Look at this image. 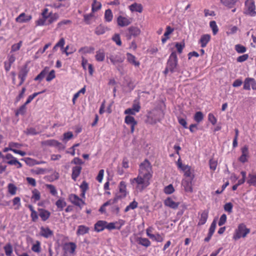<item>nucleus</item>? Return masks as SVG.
<instances>
[{
  "label": "nucleus",
  "mask_w": 256,
  "mask_h": 256,
  "mask_svg": "<svg viewBox=\"0 0 256 256\" xmlns=\"http://www.w3.org/2000/svg\"><path fill=\"white\" fill-rule=\"evenodd\" d=\"M152 166L148 160H145L139 166L138 175L130 180L132 188L138 192H141L150 184L152 178Z\"/></svg>",
  "instance_id": "nucleus-1"
},
{
  "label": "nucleus",
  "mask_w": 256,
  "mask_h": 256,
  "mask_svg": "<svg viewBox=\"0 0 256 256\" xmlns=\"http://www.w3.org/2000/svg\"><path fill=\"white\" fill-rule=\"evenodd\" d=\"M59 14L56 12H48V10L45 8L42 10L40 16L36 21L37 26L50 25L56 22L59 18Z\"/></svg>",
  "instance_id": "nucleus-2"
},
{
  "label": "nucleus",
  "mask_w": 256,
  "mask_h": 256,
  "mask_svg": "<svg viewBox=\"0 0 256 256\" xmlns=\"http://www.w3.org/2000/svg\"><path fill=\"white\" fill-rule=\"evenodd\" d=\"M178 58L176 52H172L169 56L167 62L166 66L164 70V74L169 72H174L178 71Z\"/></svg>",
  "instance_id": "nucleus-3"
},
{
  "label": "nucleus",
  "mask_w": 256,
  "mask_h": 256,
  "mask_svg": "<svg viewBox=\"0 0 256 256\" xmlns=\"http://www.w3.org/2000/svg\"><path fill=\"white\" fill-rule=\"evenodd\" d=\"M164 118L163 113L158 110H153L148 112L146 122L150 124H154L160 122Z\"/></svg>",
  "instance_id": "nucleus-4"
},
{
  "label": "nucleus",
  "mask_w": 256,
  "mask_h": 256,
  "mask_svg": "<svg viewBox=\"0 0 256 256\" xmlns=\"http://www.w3.org/2000/svg\"><path fill=\"white\" fill-rule=\"evenodd\" d=\"M177 166L184 172V178L194 180V170L188 165L184 164L180 158L178 160Z\"/></svg>",
  "instance_id": "nucleus-5"
},
{
  "label": "nucleus",
  "mask_w": 256,
  "mask_h": 256,
  "mask_svg": "<svg viewBox=\"0 0 256 256\" xmlns=\"http://www.w3.org/2000/svg\"><path fill=\"white\" fill-rule=\"evenodd\" d=\"M250 232V230L244 224H240L236 229L232 238L235 240H238L241 238H245Z\"/></svg>",
  "instance_id": "nucleus-6"
},
{
  "label": "nucleus",
  "mask_w": 256,
  "mask_h": 256,
  "mask_svg": "<svg viewBox=\"0 0 256 256\" xmlns=\"http://www.w3.org/2000/svg\"><path fill=\"white\" fill-rule=\"evenodd\" d=\"M108 58L110 62L114 66H116L124 62V56L120 52L112 53L109 54Z\"/></svg>",
  "instance_id": "nucleus-7"
},
{
  "label": "nucleus",
  "mask_w": 256,
  "mask_h": 256,
  "mask_svg": "<svg viewBox=\"0 0 256 256\" xmlns=\"http://www.w3.org/2000/svg\"><path fill=\"white\" fill-rule=\"evenodd\" d=\"M246 14L254 16L256 14V6L252 0H247L245 2Z\"/></svg>",
  "instance_id": "nucleus-8"
},
{
  "label": "nucleus",
  "mask_w": 256,
  "mask_h": 256,
  "mask_svg": "<svg viewBox=\"0 0 256 256\" xmlns=\"http://www.w3.org/2000/svg\"><path fill=\"white\" fill-rule=\"evenodd\" d=\"M68 198L72 204L80 208H82L86 204L84 200L80 198L75 194H70Z\"/></svg>",
  "instance_id": "nucleus-9"
},
{
  "label": "nucleus",
  "mask_w": 256,
  "mask_h": 256,
  "mask_svg": "<svg viewBox=\"0 0 256 256\" xmlns=\"http://www.w3.org/2000/svg\"><path fill=\"white\" fill-rule=\"evenodd\" d=\"M194 180L190 178H184L182 182V185L185 192H192L193 191L192 181Z\"/></svg>",
  "instance_id": "nucleus-10"
},
{
  "label": "nucleus",
  "mask_w": 256,
  "mask_h": 256,
  "mask_svg": "<svg viewBox=\"0 0 256 256\" xmlns=\"http://www.w3.org/2000/svg\"><path fill=\"white\" fill-rule=\"evenodd\" d=\"M250 87L252 89L256 90V82L253 78H246L244 81V89L250 90Z\"/></svg>",
  "instance_id": "nucleus-11"
},
{
  "label": "nucleus",
  "mask_w": 256,
  "mask_h": 256,
  "mask_svg": "<svg viewBox=\"0 0 256 256\" xmlns=\"http://www.w3.org/2000/svg\"><path fill=\"white\" fill-rule=\"evenodd\" d=\"M124 221L122 220H120L118 222L108 223L106 222V228L108 230L114 229L120 230L121 227L124 224Z\"/></svg>",
  "instance_id": "nucleus-12"
},
{
  "label": "nucleus",
  "mask_w": 256,
  "mask_h": 256,
  "mask_svg": "<svg viewBox=\"0 0 256 256\" xmlns=\"http://www.w3.org/2000/svg\"><path fill=\"white\" fill-rule=\"evenodd\" d=\"M132 22V19L128 16H119L117 18V23L118 26L124 27L128 26Z\"/></svg>",
  "instance_id": "nucleus-13"
},
{
  "label": "nucleus",
  "mask_w": 256,
  "mask_h": 256,
  "mask_svg": "<svg viewBox=\"0 0 256 256\" xmlns=\"http://www.w3.org/2000/svg\"><path fill=\"white\" fill-rule=\"evenodd\" d=\"M124 122L130 126V132L133 133L134 130V126L137 124L134 118L130 116H126L125 117Z\"/></svg>",
  "instance_id": "nucleus-14"
},
{
  "label": "nucleus",
  "mask_w": 256,
  "mask_h": 256,
  "mask_svg": "<svg viewBox=\"0 0 256 256\" xmlns=\"http://www.w3.org/2000/svg\"><path fill=\"white\" fill-rule=\"evenodd\" d=\"M40 234L45 238L52 237L53 234V232L48 227L42 226L40 228Z\"/></svg>",
  "instance_id": "nucleus-15"
},
{
  "label": "nucleus",
  "mask_w": 256,
  "mask_h": 256,
  "mask_svg": "<svg viewBox=\"0 0 256 256\" xmlns=\"http://www.w3.org/2000/svg\"><path fill=\"white\" fill-rule=\"evenodd\" d=\"M164 204L170 208L176 209L178 206L180 202H175L172 198L168 197L164 200Z\"/></svg>",
  "instance_id": "nucleus-16"
},
{
  "label": "nucleus",
  "mask_w": 256,
  "mask_h": 256,
  "mask_svg": "<svg viewBox=\"0 0 256 256\" xmlns=\"http://www.w3.org/2000/svg\"><path fill=\"white\" fill-rule=\"evenodd\" d=\"M128 38L130 39L132 36L136 37L139 36L140 34V30L139 28L136 26H130L128 28Z\"/></svg>",
  "instance_id": "nucleus-17"
},
{
  "label": "nucleus",
  "mask_w": 256,
  "mask_h": 256,
  "mask_svg": "<svg viewBox=\"0 0 256 256\" xmlns=\"http://www.w3.org/2000/svg\"><path fill=\"white\" fill-rule=\"evenodd\" d=\"M32 18L30 15H26L25 13L22 12L16 18V21L20 23L26 22L30 21Z\"/></svg>",
  "instance_id": "nucleus-18"
},
{
  "label": "nucleus",
  "mask_w": 256,
  "mask_h": 256,
  "mask_svg": "<svg viewBox=\"0 0 256 256\" xmlns=\"http://www.w3.org/2000/svg\"><path fill=\"white\" fill-rule=\"evenodd\" d=\"M38 216L44 222L48 220L50 216V212L45 209L39 208L38 209Z\"/></svg>",
  "instance_id": "nucleus-19"
},
{
  "label": "nucleus",
  "mask_w": 256,
  "mask_h": 256,
  "mask_svg": "<svg viewBox=\"0 0 256 256\" xmlns=\"http://www.w3.org/2000/svg\"><path fill=\"white\" fill-rule=\"evenodd\" d=\"M242 154L239 158V160L240 162L244 163L247 161L248 157V146H243L242 148Z\"/></svg>",
  "instance_id": "nucleus-20"
},
{
  "label": "nucleus",
  "mask_w": 256,
  "mask_h": 256,
  "mask_svg": "<svg viewBox=\"0 0 256 256\" xmlns=\"http://www.w3.org/2000/svg\"><path fill=\"white\" fill-rule=\"evenodd\" d=\"M90 231V228L84 225H80L78 227L76 230L77 236H83L85 234H88Z\"/></svg>",
  "instance_id": "nucleus-21"
},
{
  "label": "nucleus",
  "mask_w": 256,
  "mask_h": 256,
  "mask_svg": "<svg viewBox=\"0 0 256 256\" xmlns=\"http://www.w3.org/2000/svg\"><path fill=\"white\" fill-rule=\"evenodd\" d=\"M210 40V36L208 34H205L202 36L199 42L201 47H206Z\"/></svg>",
  "instance_id": "nucleus-22"
},
{
  "label": "nucleus",
  "mask_w": 256,
  "mask_h": 256,
  "mask_svg": "<svg viewBox=\"0 0 256 256\" xmlns=\"http://www.w3.org/2000/svg\"><path fill=\"white\" fill-rule=\"evenodd\" d=\"M106 222L99 220L94 224V230L97 232H100L106 228Z\"/></svg>",
  "instance_id": "nucleus-23"
},
{
  "label": "nucleus",
  "mask_w": 256,
  "mask_h": 256,
  "mask_svg": "<svg viewBox=\"0 0 256 256\" xmlns=\"http://www.w3.org/2000/svg\"><path fill=\"white\" fill-rule=\"evenodd\" d=\"M246 182L250 186L256 187V174H249L247 178Z\"/></svg>",
  "instance_id": "nucleus-24"
},
{
  "label": "nucleus",
  "mask_w": 256,
  "mask_h": 256,
  "mask_svg": "<svg viewBox=\"0 0 256 256\" xmlns=\"http://www.w3.org/2000/svg\"><path fill=\"white\" fill-rule=\"evenodd\" d=\"M129 9L132 12H142L143 10L142 6L140 4L134 3L129 6Z\"/></svg>",
  "instance_id": "nucleus-25"
},
{
  "label": "nucleus",
  "mask_w": 256,
  "mask_h": 256,
  "mask_svg": "<svg viewBox=\"0 0 256 256\" xmlns=\"http://www.w3.org/2000/svg\"><path fill=\"white\" fill-rule=\"evenodd\" d=\"M82 167L80 166H76L73 167L72 170V178L74 180H76L80 174Z\"/></svg>",
  "instance_id": "nucleus-26"
},
{
  "label": "nucleus",
  "mask_w": 256,
  "mask_h": 256,
  "mask_svg": "<svg viewBox=\"0 0 256 256\" xmlns=\"http://www.w3.org/2000/svg\"><path fill=\"white\" fill-rule=\"evenodd\" d=\"M136 242L139 244L144 246L146 248L148 247L151 244L148 239L142 237L138 238L136 239Z\"/></svg>",
  "instance_id": "nucleus-27"
},
{
  "label": "nucleus",
  "mask_w": 256,
  "mask_h": 256,
  "mask_svg": "<svg viewBox=\"0 0 256 256\" xmlns=\"http://www.w3.org/2000/svg\"><path fill=\"white\" fill-rule=\"evenodd\" d=\"M28 70L26 68H22L20 72L18 74V78L20 80V84H22L25 80L27 76Z\"/></svg>",
  "instance_id": "nucleus-28"
},
{
  "label": "nucleus",
  "mask_w": 256,
  "mask_h": 256,
  "mask_svg": "<svg viewBox=\"0 0 256 256\" xmlns=\"http://www.w3.org/2000/svg\"><path fill=\"white\" fill-rule=\"evenodd\" d=\"M31 200L34 202H36L40 199V193L37 189H34L32 192Z\"/></svg>",
  "instance_id": "nucleus-29"
},
{
  "label": "nucleus",
  "mask_w": 256,
  "mask_h": 256,
  "mask_svg": "<svg viewBox=\"0 0 256 256\" xmlns=\"http://www.w3.org/2000/svg\"><path fill=\"white\" fill-rule=\"evenodd\" d=\"M49 70L48 67H45L44 69L38 74L35 78L34 80H42L48 74Z\"/></svg>",
  "instance_id": "nucleus-30"
},
{
  "label": "nucleus",
  "mask_w": 256,
  "mask_h": 256,
  "mask_svg": "<svg viewBox=\"0 0 256 256\" xmlns=\"http://www.w3.org/2000/svg\"><path fill=\"white\" fill-rule=\"evenodd\" d=\"M208 218V212L206 210H204L201 214L200 217L199 219L198 223V225L204 224L207 220Z\"/></svg>",
  "instance_id": "nucleus-31"
},
{
  "label": "nucleus",
  "mask_w": 256,
  "mask_h": 256,
  "mask_svg": "<svg viewBox=\"0 0 256 256\" xmlns=\"http://www.w3.org/2000/svg\"><path fill=\"white\" fill-rule=\"evenodd\" d=\"M44 143L46 145L56 148H60V146H62L61 143L54 140H48L44 141Z\"/></svg>",
  "instance_id": "nucleus-32"
},
{
  "label": "nucleus",
  "mask_w": 256,
  "mask_h": 256,
  "mask_svg": "<svg viewBox=\"0 0 256 256\" xmlns=\"http://www.w3.org/2000/svg\"><path fill=\"white\" fill-rule=\"evenodd\" d=\"M56 205L58 208L60 210H62L63 208L66 206V203L64 198H60L56 202Z\"/></svg>",
  "instance_id": "nucleus-33"
},
{
  "label": "nucleus",
  "mask_w": 256,
  "mask_h": 256,
  "mask_svg": "<svg viewBox=\"0 0 256 256\" xmlns=\"http://www.w3.org/2000/svg\"><path fill=\"white\" fill-rule=\"evenodd\" d=\"M96 60L98 62H102L105 58V53L103 50H100L96 52L95 56Z\"/></svg>",
  "instance_id": "nucleus-34"
},
{
  "label": "nucleus",
  "mask_w": 256,
  "mask_h": 256,
  "mask_svg": "<svg viewBox=\"0 0 256 256\" xmlns=\"http://www.w3.org/2000/svg\"><path fill=\"white\" fill-rule=\"evenodd\" d=\"M126 56L128 61L129 62L135 66H138L140 65V62L136 61V57L134 55L130 53H127Z\"/></svg>",
  "instance_id": "nucleus-35"
},
{
  "label": "nucleus",
  "mask_w": 256,
  "mask_h": 256,
  "mask_svg": "<svg viewBox=\"0 0 256 256\" xmlns=\"http://www.w3.org/2000/svg\"><path fill=\"white\" fill-rule=\"evenodd\" d=\"M104 18L106 22H110L112 20L113 14L110 9H108L105 11Z\"/></svg>",
  "instance_id": "nucleus-36"
},
{
  "label": "nucleus",
  "mask_w": 256,
  "mask_h": 256,
  "mask_svg": "<svg viewBox=\"0 0 256 256\" xmlns=\"http://www.w3.org/2000/svg\"><path fill=\"white\" fill-rule=\"evenodd\" d=\"M76 248V244L74 242H69L66 244V250L70 254L74 253Z\"/></svg>",
  "instance_id": "nucleus-37"
},
{
  "label": "nucleus",
  "mask_w": 256,
  "mask_h": 256,
  "mask_svg": "<svg viewBox=\"0 0 256 256\" xmlns=\"http://www.w3.org/2000/svg\"><path fill=\"white\" fill-rule=\"evenodd\" d=\"M238 0H220L221 3L229 8H232Z\"/></svg>",
  "instance_id": "nucleus-38"
},
{
  "label": "nucleus",
  "mask_w": 256,
  "mask_h": 256,
  "mask_svg": "<svg viewBox=\"0 0 256 256\" xmlns=\"http://www.w3.org/2000/svg\"><path fill=\"white\" fill-rule=\"evenodd\" d=\"M102 8V4L100 2H98L96 0H94L92 5V12H94Z\"/></svg>",
  "instance_id": "nucleus-39"
},
{
  "label": "nucleus",
  "mask_w": 256,
  "mask_h": 256,
  "mask_svg": "<svg viewBox=\"0 0 256 256\" xmlns=\"http://www.w3.org/2000/svg\"><path fill=\"white\" fill-rule=\"evenodd\" d=\"M4 252H5L6 255V256H12V254L13 250H12V246L10 243L6 244L4 246Z\"/></svg>",
  "instance_id": "nucleus-40"
},
{
  "label": "nucleus",
  "mask_w": 256,
  "mask_h": 256,
  "mask_svg": "<svg viewBox=\"0 0 256 256\" xmlns=\"http://www.w3.org/2000/svg\"><path fill=\"white\" fill-rule=\"evenodd\" d=\"M72 23V22L68 20H64L60 22H58L57 24V28H65V26L70 24Z\"/></svg>",
  "instance_id": "nucleus-41"
},
{
  "label": "nucleus",
  "mask_w": 256,
  "mask_h": 256,
  "mask_svg": "<svg viewBox=\"0 0 256 256\" xmlns=\"http://www.w3.org/2000/svg\"><path fill=\"white\" fill-rule=\"evenodd\" d=\"M46 188L49 190L50 192L54 196H58V192L56 187L50 184H47L46 185Z\"/></svg>",
  "instance_id": "nucleus-42"
},
{
  "label": "nucleus",
  "mask_w": 256,
  "mask_h": 256,
  "mask_svg": "<svg viewBox=\"0 0 256 256\" xmlns=\"http://www.w3.org/2000/svg\"><path fill=\"white\" fill-rule=\"evenodd\" d=\"M8 192L12 196L16 194L17 188L13 184H9L8 186Z\"/></svg>",
  "instance_id": "nucleus-43"
},
{
  "label": "nucleus",
  "mask_w": 256,
  "mask_h": 256,
  "mask_svg": "<svg viewBox=\"0 0 256 256\" xmlns=\"http://www.w3.org/2000/svg\"><path fill=\"white\" fill-rule=\"evenodd\" d=\"M120 192L123 196H126V184L124 182L122 181L119 185Z\"/></svg>",
  "instance_id": "nucleus-44"
},
{
  "label": "nucleus",
  "mask_w": 256,
  "mask_h": 256,
  "mask_svg": "<svg viewBox=\"0 0 256 256\" xmlns=\"http://www.w3.org/2000/svg\"><path fill=\"white\" fill-rule=\"evenodd\" d=\"M7 163L10 165L16 166L17 168H20L22 166V164L14 157L12 160L8 161Z\"/></svg>",
  "instance_id": "nucleus-45"
},
{
  "label": "nucleus",
  "mask_w": 256,
  "mask_h": 256,
  "mask_svg": "<svg viewBox=\"0 0 256 256\" xmlns=\"http://www.w3.org/2000/svg\"><path fill=\"white\" fill-rule=\"evenodd\" d=\"M204 114L201 112H197L194 116V120L198 123L200 122L204 119Z\"/></svg>",
  "instance_id": "nucleus-46"
},
{
  "label": "nucleus",
  "mask_w": 256,
  "mask_h": 256,
  "mask_svg": "<svg viewBox=\"0 0 256 256\" xmlns=\"http://www.w3.org/2000/svg\"><path fill=\"white\" fill-rule=\"evenodd\" d=\"M44 92L45 90H43L38 92H34L32 94L30 95V96H28L26 101L24 103V104L26 106L28 104L30 103L36 96L39 94Z\"/></svg>",
  "instance_id": "nucleus-47"
},
{
  "label": "nucleus",
  "mask_w": 256,
  "mask_h": 256,
  "mask_svg": "<svg viewBox=\"0 0 256 256\" xmlns=\"http://www.w3.org/2000/svg\"><path fill=\"white\" fill-rule=\"evenodd\" d=\"M138 206V202L135 200H134L132 202H130L124 210L125 212H128L130 210H134Z\"/></svg>",
  "instance_id": "nucleus-48"
},
{
  "label": "nucleus",
  "mask_w": 256,
  "mask_h": 256,
  "mask_svg": "<svg viewBox=\"0 0 256 256\" xmlns=\"http://www.w3.org/2000/svg\"><path fill=\"white\" fill-rule=\"evenodd\" d=\"M40 242L39 241H36V243L32 245V250L35 252L38 253L40 252Z\"/></svg>",
  "instance_id": "nucleus-49"
},
{
  "label": "nucleus",
  "mask_w": 256,
  "mask_h": 256,
  "mask_svg": "<svg viewBox=\"0 0 256 256\" xmlns=\"http://www.w3.org/2000/svg\"><path fill=\"white\" fill-rule=\"evenodd\" d=\"M22 41H20L18 43L12 44L11 47L10 53L18 50L22 46Z\"/></svg>",
  "instance_id": "nucleus-50"
},
{
  "label": "nucleus",
  "mask_w": 256,
  "mask_h": 256,
  "mask_svg": "<svg viewBox=\"0 0 256 256\" xmlns=\"http://www.w3.org/2000/svg\"><path fill=\"white\" fill-rule=\"evenodd\" d=\"M174 191L173 186L172 184L166 186L164 188V192L165 194H170L173 193Z\"/></svg>",
  "instance_id": "nucleus-51"
},
{
  "label": "nucleus",
  "mask_w": 256,
  "mask_h": 256,
  "mask_svg": "<svg viewBox=\"0 0 256 256\" xmlns=\"http://www.w3.org/2000/svg\"><path fill=\"white\" fill-rule=\"evenodd\" d=\"M216 220H214L211 224V225L209 228L208 234H210V236H212V234H214L216 228Z\"/></svg>",
  "instance_id": "nucleus-52"
},
{
  "label": "nucleus",
  "mask_w": 256,
  "mask_h": 256,
  "mask_svg": "<svg viewBox=\"0 0 256 256\" xmlns=\"http://www.w3.org/2000/svg\"><path fill=\"white\" fill-rule=\"evenodd\" d=\"M210 26L212 28L213 34H216L218 32V28L216 24L215 21H212L210 23Z\"/></svg>",
  "instance_id": "nucleus-53"
},
{
  "label": "nucleus",
  "mask_w": 256,
  "mask_h": 256,
  "mask_svg": "<svg viewBox=\"0 0 256 256\" xmlns=\"http://www.w3.org/2000/svg\"><path fill=\"white\" fill-rule=\"evenodd\" d=\"M236 50L240 54L244 53L246 52V48L240 44H236L235 46Z\"/></svg>",
  "instance_id": "nucleus-54"
},
{
  "label": "nucleus",
  "mask_w": 256,
  "mask_h": 256,
  "mask_svg": "<svg viewBox=\"0 0 256 256\" xmlns=\"http://www.w3.org/2000/svg\"><path fill=\"white\" fill-rule=\"evenodd\" d=\"M73 137V134L72 132H68L64 134V138L62 140L64 142H67L68 140L71 139Z\"/></svg>",
  "instance_id": "nucleus-55"
},
{
  "label": "nucleus",
  "mask_w": 256,
  "mask_h": 256,
  "mask_svg": "<svg viewBox=\"0 0 256 256\" xmlns=\"http://www.w3.org/2000/svg\"><path fill=\"white\" fill-rule=\"evenodd\" d=\"M26 105H25L24 104L23 105H22L16 111V115H19V114H21V115H23L25 114L26 112Z\"/></svg>",
  "instance_id": "nucleus-56"
},
{
  "label": "nucleus",
  "mask_w": 256,
  "mask_h": 256,
  "mask_svg": "<svg viewBox=\"0 0 256 256\" xmlns=\"http://www.w3.org/2000/svg\"><path fill=\"white\" fill-rule=\"evenodd\" d=\"M105 28L104 26L100 25L96 28L95 32L96 34L100 35L104 34L105 32Z\"/></svg>",
  "instance_id": "nucleus-57"
},
{
  "label": "nucleus",
  "mask_w": 256,
  "mask_h": 256,
  "mask_svg": "<svg viewBox=\"0 0 256 256\" xmlns=\"http://www.w3.org/2000/svg\"><path fill=\"white\" fill-rule=\"evenodd\" d=\"M208 120L212 125L216 124L217 122V119L212 113L208 114Z\"/></svg>",
  "instance_id": "nucleus-58"
},
{
  "label": "nucleus",
  "mask_w": 256,
  "mask_h": 256,
  "mask_svg": "<svg viewBox=\"0 0 256 256\" xmlns=\"http://www.w3.org/2000/svg\"><path fill=\"white\" fill-rule=\"evenodd\" d=\"M13 204L14 206H16V207L15 208L16 210H18L20 208L21 203H20V199L19 197H16L13 199L12 200Z\"/></svg>",
  "instance_id": "nucleus-59"
},
{
  "label": "nucleus",
  "mask_w": 256,
  "mask_h": 256,
  "mask_svg": "<svg viewBox=\"0 0 256 256\" xmlns=\"http://www.w3.org/2000/svg\"><path fill=\"white\" fill-rule=\"evenodd\" d=\"M226 219H227L226 215V214H222L220 218V220H219V221L218 222V226H222L224 225L226 223Z\"/></svg>",
  "instance_id": "nucleus-60"
},
{
  "label": "nucleus",
  "mask_w": 256,
  "mask_h": 256,
  "mask_svg": "<svg viewBox=\"0 0 256 256\" xmlns=\"http://www.w3.org/2000/svg\"><path fill=\"white\" fill-rule=\"evenodd\" d=\"M232 204L231 202L226 203L224 206V210L228 213H231L232 209Z\"/></svg>",
  "instance_id": "nucleus-61"
},
{
  "label": "nucleus",
  "mask_w": 256,
  "mask_h": 256,
  "mask_svg": "<svg viewBox=\"0 0 256 256\" xmlns=\"http://www.w3.org/2000/svg\"><path fill=\"white\" fill-rule=\"evenodd\" d=\"M56 77L55 75V71L54 70H52L48 74L46 78V80L47 82H50L54 78Z\"/></svg>",
  "instance_id": "nucleus-62"
},
{
  "label": "nucleus",
  "mask_w": 256,
  "mask_h": 256,
  "mask_svg": "<svg viewBox=\"0 0 256 256\" xmlns=\"http://www.w3.org/2000/svg\"><path fill=\"white\" fill-rule=\"evenodd\" d=\"M112 40L116 43L118 46L122 45V42L120 36L118 34H116L112 37Z\"/></svg>",
  "instance_id": "nucleus-63"
},
{
  "label": "nucleus",
  "mask_w": 256,
  "mask_h": 256,
  "mask_svg": "<svg viewBox=\"0 0 256 256\" xmlns=\"http://www.w3.org/2000/svg\"><path fill=\"white\" fill-rule=\"evenodd\" d=\"M150 238L154 240H155L157 242H162L164 238V237L162 236L160 234H154V238Z\"/></svg>",
  "instance_id": "nucleus-64"
}]
</instances>
